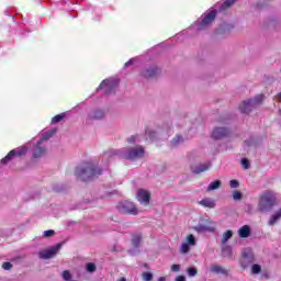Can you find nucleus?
I'll return each mask as SVG.
<instances>
[{
    "instance_id": "72a5a7b5",
    "label": "nucleus",
    "mask_w": 281,
    "mask_h": 281,
    "mask_svg": "<svg viewBox=\"0 0 281 281\" xmlns=\"http://www.w3.org/2000/svg\"><path fill=\"white\" fill-rule=\"evenodd\" d=\"M56 232H54V229H48L43 233V236L44 238H52V236H54Z\"/></svg>"
},
{
    "instance_id": "c03bdc74",
    "label": "nucleus",
    "mask_w": 281,
    "mask_h": 281,
    "mask_svg": "<svg viewBox=\"0 0 281 281\" xmlns=\"http://www.w3.org/2000/svg\"><path fill=\"white\" fill-rule=\"evenodd\" d=\"M134 61H135V59H130L127 63H125V67L133 65Z\"/></svg>"
},
{
    "instance_id": "f257e3e1",
    "label": "nucleus",
    "mask_w": 281,
    "mask_h": 281,
    "mask_svg": "<svg viewBox=\"0 0 281 281\" xmlns=\"http://www.w3.org/2000/svg\"><path fill=\"white\" fill-rule=\"evenodd\" d=\"M144 147L136 146L131 148H123V149H112L105 154H103V159H109V157H121V159H142L144 157Z\"/></svg>"
},
{
    "instance_id": "6e6552de",
    "label": "nucleus",
    "mask_w": 281,
    "mask_h": 281,
    "mask_svg": "<svg viewBox=\"0 0 281 281\" xmlns=\"http://www.w3.org/2000/svg\"><path fill=\"white\" fill-rule=\"evenodd\" d=\"M190 247H196V237L190 234L188 235L180 246V251L182 254H190Z\"/></svg>"
},
{
    "instance_id": "0eeeda50",
    "label": "nucleus",
    "mask_w": 281,
    "mask_h": 281,
    "mask_svg": "<svg viewBox=\"0 0 281 281\" xmlns=\"http://www.w3.org/2000/svg\"><path fill=\"white\" fill-rule=\"evenodd\" d=\"M249 265H254V251L251 248H244L241 251L240 267L247 269Z\"/></svg>"
},
{
    "instance_id": "c9c22d12",
    "label": "nucleus",
    "mask_w": 281,
    "mask_h": 281,
    "mask_svg": "<svg viewBox=\"0 0 281 281\" xmlns=\"http://www.w3.org/2000/svg\"><path fill=\"white\" fill-rule=\"evenodd\" d=\"M87 271H89V273H93V271H95V263H87Z\"/></svg>"
},
{
    "instance_id": "a878e982",
    "label": "nucleus",
    "mask_w": 281,
    "mask_h": 281,
    "mask_svg": "<svg viewBox=\"0 0 281 281\" xmlns=\"http://www.w3.org/2000/svg\"><path fill=\"white\" fill-rule=\"evenodd\" d=\"M234 3H236V0H225L220 10H227V8H231Z\"/></svg>"
},
{
    "instance_id": "cd10ccee",
    "label": "nucleus",
    "mask_w": 281,
    "mask_h": 281,
    "mask_svg": "<svg viewBox=\"0 0 281 281\" xmlns=\"http://www.w3.org/2000/svg\"><path fill=\"white\" fill-rule=\"evenodd\" d=\"M195 229L196 232H214V227H206L204 225H198Z\"/></svg>"
},
{
    "instance_id": "5701e85b",
    "label": "nucleus",
    "mask_w": 281,
    "mask_h": 281,
    "mask_svg": "<svg viewBox=\"0 0 281 281\" xmlns=\"http://www.w3.org/2000/svg\"><path fill=\"white\" fill-rule=\"evenodd\" d=\"M145 137H146V139H149L150 142H153V139H155V137H157V133L150 128H147L145 131Z\"/></svg>"
},
{
    "instance_id": "393cba45",
    "label": "nucleus",
    "mask_w": 281,
    "mask_h": 281,
    "mask_svg": "<svg viewBox=\"0 0 281 281\" xmlns=\"http://www.w3.org/2000/svg\"><path fill=\"white\" fill-rule=\"evenodd\" d=\"M180 144H183V136L177 135V136L171 140V146H179Z\"/></svg>"
},
{
    "instance_id": "dca6fc26",
    "label": "nucleus",
    "mask_w": 281,
    "mask_h": 281,
    "mask_svg": "<svg viewBox=\"0 0 281 281\" xmlns=\"http://www.w3.org/2000/svg\"><path fill=\"white\" fill-rule=\"evenodd\" d=\"M211 166H212V164L204 162V164L198 165L195 167H192V170H193V172H195V175H200V172H205L206 170H210Z\"/></svg>"
},
{
    "instance_id": "20e7f679",
    "label": "nucleus",
    "mask_w": 281,
    "mask_h": 281,
    "mask_svg": "<svg viewBox=\"0 0 281 281\" xmlns=\"http://www.w3.org/2000/svg\"><path fill=\"white\" fill-rule=\"evenodd\" d=\"M278 198L273 191H265L259 199L258 210L259 212H270L276 205Z\"/></svg>"
},
{
    "instance_id": "473e14b6",
    "label": "nucleus",
    "mask_w": 281,
    "mask_h": 281,
    "mask_svg": "<svg viewBox=\"0 0 281 281\" xmlns=\"http://www.w3.org/2000/svg\"><path fill=\"white\" fill-rule=\"evenodd\" d=\"M233 199L234 201H240V199H243V193L240 191H234Z\"/></svg>"
},
{
    "instance_id": "b1692460",
    "label": "nucleus",
    "mask_w": 281,
    "mask_h": 281,
    "mask_svg": "<svg viewBox=\"0 0 281 281\" xmlns=\"http://www.w3.org/2000/svg\"><path fill=\"white\" fill-rule=\"evenodd\" d=\"M234 236V232L232 231H226L224 234H223V237H222V243L223 245H226L227 240H229V238H232Z\"/></svg>"
},
{
    "instance_id": "de8ad7c7",
    "label": "nucleus",
    "mask_w": 281,
    "mask_h": 281,
    "mask_svg": "<svg viewBox=\"0 0 281 281\" xmlns=\"http://www.w3.org/2000/svg\"><path fill=\"white\" fill-rule=\"evenodd\" d=\"M117 281H126V278H120V279H117Z\"/></svg>"
},
{
    "instance_id": "c85d7f7f",
    "label": "nucleus",
    "mask_w": 281,
    "mask_h": 281,
    "mask_svg": "<svg viewBox=\"0 0 281 281\" xmlns=\"http://www.w3.org/2000/svg\"><path fill=\"white\" fill-rule=\"evenodd\" d=\"M260 271H262V268L260 267V265H252L251 267V273H254V276H258V273H260Z\"/></svg>"
},
{
    "instance_id": "9d476101",
    "label": "nucleus",
    "mask_w": 281,
    "mask_h": 281,
    "mask_svg": "<svg viewBox=\"0 0 281 281\" xmlns=\"http://www.w3.org/2000/svg\"><path fill=\"white\" fill-rule=\"evenodd\" d=\"M60 244H57L46 250H42L40 251L38 256L40 258H42V260H49V258H54V256H56V254H58V251H60Z\"/></svg>"
},
{
    "instance_id": "6ab92c4d",
    "label": "nucleus",
    "mask_w": 281,
    "mask_h": 281,
    "mask_svg": "<svg viewBox=\"0 0 281 281\" xmlns=\"http://www.w3.org/2000/svg\"><path fill=\"white\" fill-rule=\"evenodd\" d=\"M281 218V209H279L278 211L274 212V214L271 215L268 225L273 226L276 225V223H278V221H280Z\"/></svg>"
},
{
    "instance_id": "423d86ee",
    "label": "nucleus",
    "mask_w": 281,
    "mask_h": 281,
    "mask_svg": "<svg viewBox=\"0 0 281 281\" xmlns=\"http://www.w3.org/2000/svg\"><path fill=\"white\" fill-rule=\"evenodd\" d=\"M116 207L121 214H132V216H137V214H139V211L131 201L120 202Z\"/></svg>"
},
{
    "instance_id": "ea45409f",
    "label": "nucleus",
    "mask_w": 281,
    "mask_h": 281,
    "mask_svg": "<svg viewBox=\"0 0 281 281\" xmlns=\"http://www.w3.org/2000/svg\"><path fill=\"white\" fill-rule=\"evenodd\" d=\"M171 271H173L175 273L181 271V266L180 265H172L171 266Z\"/></svg>"
},
{
    "instance_id": "7c9ffc66",
    "label": "nucleus",
    "mask_w": 281,
    "mask_h": 281,
    "mask_svg": "<svg viewBox=\"0 0 281 281\" xmlns=\"http://www.w3.org/2000/svg\"><path fill=\"white\" fill-rule=\"evenodd\" d=\"M65 114H58L52 119V124H58V122H63Z\"/></svg>"
},
{
    "instance_id": "412c9836",
    "label": "nucleus",
    "mask_w": 281,
    "mask_h": 281,
    "mask_svg": "<svg viewBox=\"0 0 281 281\" xmlns=\"http://www.w3.org/2000/svg\"><path fill=\"white\" fill-rule=\"evenodd\" d=\"M221 186H222L221 180H215L207 186L206 191L213 192V190H218V188H221Z\"/></svg>"
},
{
    "instance_id": "ddd939ff",
    "label": "nucleus",
    "mask_w": 281,
    "mask_h": 281,
    "mask_svg": "<svg viewBox=\"0 0 281 281\" xmlns=\"http://www.w3.org/2000/svg\"><path fill=\"white\" fill-rule=\"evenodd\" d=\"M229 135V130L226 127H215L212 131L211 137L212 139H225Z\"/></svg>"
},
{
    "instance_id": "1a4fd4ad",
    "label": "nucleus",
    "mask_w": 281,
    "mask_h": 281,
    "mask_svg": "<svg viewBox=\"0 0 281 281\" xmlns=\"http://www.w3.org/2000/svg\"><path fill=\"white\" fill-rule=\"evenodd\" d=\"M214 19H216L215 10L205 13L204 18L199 23H196V30H205V27H207V25H210L214 21Z\"/></svg>"
},
{
    "instance_id": "4c0bfd02",
    "label": "nucleus",
    "mask_w": 281,
    "mask_h": 281,
    "mask_svg": "<svg viewBox=\"0 0 281 281\" xmlns=\"http://www.w3.org/2000/svg\"><path fill=\"white\" fill-rule=\"evenodd\" d=\"M241 166H243V168H245V170H248L249 161L247 160V158L241 159Z\"/></svg>"
},
{
    "instance_id": "9b49d317",
    "label": "nucleus",
    "mask_w": 281,
    "mask_h": 281,
    "mask_svg": "<svg viewBox=\"0 0 281 281\" xmlns=\"http://www.w3.org/2000/svg\"><path fill=\"white\" fill-rule=\"evenodd\" d=\"M117 87V79H105L102 81V83L99 86L98 91L103 90L104 93H111L113 89Z\"/></svg>"
},
{
    "instance_id": "f8f14e48",
    "label": "nucleus",
    "mask_w": 281,
    "mask_h": 281,
    "mask_svg": "<svg viewBox=\"0 0 281 281\" xmlns=\"http://www.w3.org/2000/svg\"><path fill=\"white\" fill-rule=\"evenodd\" d=\"M25 153H27L25 147L12 149L4 158L1 159L0 164H8V161H11L12 157H22Z\"/></svg>"
},
{
    "instance_id": "c756f323",
    "label": "nucleus",
    "mask_w": 281,
    "mask_h": 281,
    "mask_svg": "<svg viewBox=\"0 0 281 281\" xmlns=\"http://www.w3.org/2000/svg\"><path fill=\"white\" fill-rule=\"evenodd\" d=\"M187 272H188L189 278H194V276H196V273H199V271L194 267L188 268Z\"/></svg>"
},
{
    "instance_id": "7ed1b4c3",
    "label": "nucleus",
    "mask_w": 281,
    "mask_h": 281,
    "mask_svg": "<svg viewBox=\"0 0 281 281\" xmlns=\"http://www.w3.org/2000/svg\"><path fill=\"white\" fill-rule=\"evenodd\" d=\"M56 134V130L42 131L40 134V139L36 145L33 147V157L38 159V157H44L47 153V142L49 137Z\"/></svg>"
},
{
    "instance_id": "f704fd0d",
    "label": "nucleus",
    "mask_w": 281,
    "mask_h": 281,
    "mask_svg": "<svg viewBox=\"0 0 281 281\" xmlns=\"http://www.w3.org/2000/svg\"><path fill=\"white\" fill-rule=\"evenodd\" d=\"M144 281H153V273L151 272H144L143 273Z\"/></svg>"
},
{
    "instance_id": "e433bc0d",
    "label": "nucleus",
    "mask_w": 281,
    "mask_h": 281,
    "mask_svg": "<svg viewBox=\"0 0 281 281\" xmlns=\"http://www.w3.org/2000/svg\"><path fill=\"white\" fill-rule=\"evenodd\" d=\"M63 278H64V280L69 281V280H71V273L68 270H65L63 272Z\"/></svg>"
},
{
    "instance_id": "37998d69",
    "label": "nucleus",
    "mask_w": 281,
    "mask_h": 281,
    "mask_svg": "<svg viewBox=\"0 0 281 281\" xmlns=\"http://www.w3.org/2000/svg\"><path fill=\"white\" fill-rule=\"evenodd\" d=\"M176 281H186V277L184 276H179L176 278Z\"/></svg>"
},
{
    "instance_id": "79ce46f5",
    "label": "nucleus",
    "mask_w": 281,
    "mask_h": 281,
    "mask_svg": "<svg viewBox=\"0 0 281 281\" xmlns=\"http://www.w3.org/2000/svg\"><path fill=\"white\" fill-rule=\"evenodd\" d=\"M223 254H232V247L226 246L225 248H223Z\"/></svg>"
},
{
    "instance_id": "2f4dec72",
    "label": "nucleus",
    "mask_w": 281,
    "mask_h": 281,
    "mask_svg": "<svg viewBox=\"0 0 281 281\" xmlns=\"http://www.w3.org/2000/svg\"><path fill=\"white\" fill-rule=\"evenodd\" d=\"M140 241H142V235H135L132 238V243H133L134 247H137V245H139Z\"/></svg>"
},
{
    "instance_id": "a18cd8bd",
    "label": "nucleus",
    "mask_w": 281,
    "mask_h": 281,
    "mask_svg": "<svg viewBox=\"0 0 281 281\" xmlns=\"http://www.w3.org/2000/svg\"><path fill=\"white\" fill-rule=\"evenodd\" d=\"M278 102H281V92L277 95Z\"/></svg>"
},
{
    "instance_id": "49530a36",
    "label": "nucleus",
    "mask_w": 281,
    "mask_h": 281,
    "mask_svg": "<svg viewBox=\"0 0 281 281\" xmlns=\"http://www.w3.org/2000/svg\"><path fill=\"white\" fill-rule=\"evenodd\" d=\"M158 281H166V277H160Z\"/></svg>"
},
{
    "instance_id": "2eb2a0df",
    "label": "nucleus",
    "mask_w": 281,
    "mask_h": 281,
    "mask_svg": "<svg viewBox=\"0 0 281 281\" xmlns=\"http://www.w3.org/2000/svg\"><path fill=\"white\" fill-rule=\"evenodd\" d=\"M237 234L239 238H249L251 236V226L250 225H244L238 231Z\"/></svg>"
},
{
    "instance_id": "f03ea898",
    "label": "nucleus",
    "mask_w": 281,
    "mask_h": 281,
    "mask_svg": "<svg viewBox=\"0 0 281 281\" xmlns=\"http://www.w3.org/2000/svg\"><path fill=\"white\" fill-rule=\"evenodd\" d=\"M75 175L82 181H89V179L102 175V170L95 167V164L93 162H85L77 167Z\"/></svg>"
},
{
    "instance_id": "58836bf2",
    "label": "nucleus",
    "mask_w": 281,
    "mask_h": 281,
    "mask_svg": "<svg viewBox=\"0 0 281 281\" xmlns=\"http://www.w3.org/2000/svg\"><path fill=\"white\" fill-rule=\"evenodd\" d=\"M240 183L238 182V180H231L229 181V187L231 188H239Z\"/></svg>"
},
{
    "instance_id": "bb28decb",
    "label": "nucleus",
    "mask_w": 281,
    "mask_h": 281,
    "mask_svg": "<svg viewBox=\"0 0 281 281\" xmlns=\"http://www.w3.org/2000/svg\"><path fill=\"white\" fill-rule=\"evenodd\" d=\"M127 142L130 144H139V142H142V136L139 135L131 136L130 138H127Z\"/></svg>"
},
{
    "instance_id": "4be33fe9",
    "label": "nucleus",
    "mask_w": 281,
    "mask_h": 281,
    "mask_svg": "<svg viewBox=\"0 0 281 281\" xmlns=\"http://www.w3.org/2000/svg\"><path fill=\"white\" fill-rule=\"evenodd\" d=\"M143 76L145 78H153L154 76H157V67H150L149 69L145 70Z\"/></svg>"
},
{
    "instance_id": "f3484780",
    "label": "nucleus",
    "mask_w": 281,
    "mask_h": 281,
    "mask_svg": "<svg viewBox=\"0 0 281 281\" xmlns=\"http://www.w3.org/2000/svg\"><path fill=\"white\" fill-rule=\"evenodd\" d=\"M211 272L217 273V276H227V269L223 268V266L213 265L211 266Z\"/></svg>"
},
{
    "instance_id": "a19ab883",
    "label": "nucleus",
    "mask_w": 281,
    "mask_h": 281,
    "mask_svg": "<svg viewBox=\"0 0 281 281\" xmlns=\"http://www.w3.org/2000/svg\"><path fill=\"white\" fill-rule=\"evenodd\" d=\"M2 269H4L5 271H10V269H12V263L10 262H4L2 265Z\"/></svg>"
},
{
    "instance_id": "aec40b11",
    "label": "nucleus",
    "mask_w": 281,
    "mask_h": 281,
    "mask_svg": "<svg viewBox=\"0 0 281 281\" xmlns=\"http://www.w3.org/2000/svg\"><path fill=\"white\" fill-rule=\"evenodd\" d=\"M105 113L102 110H94L89 114L90 120H102Z\"/></svg>"
},
{
    "instance_id": "4468645a",
    "label": "nucleus",
    "mask_w": 281,
    "mask_h": 281,
    "mask_svg": "<svg viewBox=\"0 0 281 281\" xmlns=\"http://www.w3.org/2000/svg\"><path fill=\"white\" fill-rule=\"evenodd\" d=\"M137 201H139L142 205H148V203H150V192L144 189L138 190Z\"/></svg>"
},
{
    "instance_id": "a211bd4d",
    "label": "nucleus",
    "mask_w": 281,
    "mask_h": 281,
    "mask_svg": "<svg viewBox=\"0 0 281 281\" xmlns=\"http://www.w3.org/2000/svg\"><path fill=\"white\" fill-rule=\"evenodd\" d=\"M200 205H202L203 207H210V209H214L216 207V202L214 201V199L212 198H204L203 200H201Z\"/></svg>"
},
{
    "instance_id": "39448f33",
    "label": "nucleus",
    "mask_w": 281,
    "mask_h": 281,
    "mask_svg": "<svg viewBox=\"0 0 281 281\" xmlns=\"http://www.w3.org/2000/svg\"><path fill=\"white\" fill-rule=\"evenodd\" d=\"M262 100H265V94H257L254 99L241 102L239 111L241 113H251L256 106L262 104Z\"/></svg>"
}]
</instances>
